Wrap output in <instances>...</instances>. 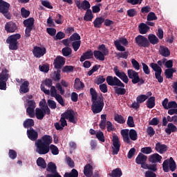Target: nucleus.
Segmentation results:
<instances>
[{
	"label": "nucleus",
	"mask_w": 177,
	"mask_h": 177,
	"mask_svg": "<svg viewBox=\"0 0 177 177\" xmlns=\"http://www.w3.org/2000/svg\"><path fill=\"white\" fill-rule=\"evenodd\" d=\"M106 81V78H104V76L103 75H99L97 79L94 80L95 84L97 85H102L103 82Z\"/></svg>",
	"instance_id": "nucleus-50"
},
{
	"label": "nucleus",
	"mask_w": 177,
	"mask_h": 177,
	"mask_svg": "<svg viewBox=\"0 0 177 177\" xmlns=\"http://www.w3.org/2000/svg\"><path fill=\"white\" fill-rule=\"evenodd\" d=\"M62 86L67 88V86H68V83L67 82H66V80H62L61 84L57 83L55 85L56 88L57 89V91H59L60 95H64L65 91H64V88L63 87H62Z\"/></svg>",
	"instance_id": "nucleus-21"
},
{
	"label": "nucleus",
	"mask_w": 177,
	"mask_h": 177,
	"mask_svg": "<svg viewBox=\"0 0 177 177\" xmlns=\"http://www.w3.org/2000/svg\"><path fill=\"white\" fill-rule=\"evenodd\" d=\"M135 43L139 48H149L150 46L147 37L142 35H139L135 38Z\"/></svg>",
	"instance_id": "nucleus-10"
},
{
	"label": "nucleus",
	"mask_w": 177,
	"mask_h": 177,
	"mask_svg": "<svg viewBox=\"0 0 177 177\" xmlns=\"http://www.w3.org/2000/svg\"><path fill=\"white\" fill-rule=\"evenodd\" d=\"M159 53L161 56H163V57H168L171 56V51H169V49L167 47L164 46H160Z\"/></svg>",
	"instance_id": "nucleus-28"
},
{
	"label": "nucleus",
	"mask_w": 177,
	"mask_h": 177,
	"mask_svg": "<svg viewBox=\"0 0 177 177\" xmlns=\"http://www.w3.org/2000/svg\"><path fill=\"white\" fill-rule=\"evenodd\" d=\"M8 156H9V158L11 160H15L16 159V157H17V153H16V151L13 149H9Z\"/></svg>",
	"instance_id": "nucleus-59"
},
{
	"label": "nucleus",
	"mask_w": 177,
	"mask_h": 177,
	"mask_svg": "<svg viewBox=\"0 0 177 177\" xmlns=\"http://www.w3.org/2000/svg\"><path fill=\"white\" fill-rule=\"evenodd\" d=\"M177 128L176 126H175L172 123H169L167 124V129H165V131L167 133H171V132H176Z\"/></svg>",
	"instance_id": "nucleus-41"
},
{
	"label": "nucleus",
	"mask_w": 177,
	"mask_h": 177,
	"mask_svg": "<svg viewBox=\"0 0 177 177\" xmlns=\"http://www.w3.org/2000/svg\"><path fill=\"white\" fill-rule=\"evenodd\" d=\"M70 41L71 42H74L75 41H81V36H80V34L77 32H74L70 37H69Z\"/></svg>",
	"instance_id": "nucleus-49"
},
{
	"label": "nucleus",
	"mask_w": 177,
	"mask_h": 177,
	"mask_svg": "<svg viewBox=\"0 0 177 177\" xmlns=\"http://www.w3.org/2000/svg\"><path fill=\"white\" fill-rule=\"evenodd\" d=\"M74 88H75V89L80 91V90L82 89L83 88H85V84H84V82H81L80 78H76L75 80Z\"/></svg>",
	"instance_id": "nucleus-35"
},
{
	"label": "nucleus",
	"mask_w": 177,
	"mask_h": 177,
	"mask_svg": "<svg viewBox=\"0 0 177 177\" xmlns=\"http://www.w3.org/2000/svg\"><path fill=\"white\" fill-rule=\"evenodd\" d=\"M39 105L41 106V110L47 112V115H49L50 114V109L48 106V104H46V101L40 102Z\"/></svg>",
	"instance_id": "nucleus-38"
},
{
	"label": "nucleus",
	"mask_w": 177,
	"mask_h": 177,
	"mask_svg": "<svg viewBox=\"0 0 177 177\" xmlns=\"http://www.w3.org/2000/svg\"><path fill=\"white\" fill-rule=\"evenodd\" d=\"M75 3L77 8V9H83V10H88L91 9V3L87 0H84L81 3V1L76 0Z\"/></svg>",
	"instance_id": "nucleus-16"
},
{
	"label": "nucleus",
	"mask_w": 177,
	"mask_h": 177,
	"mask_svg": "<svg viewBox=\"0 0 177 177\" xmlns=\"http://www.w3.org/2000/svg\"><path fill=\"white\" fill-rule=\"evenodd\" d=\"M149 66L155 71V78H156L158 82L162 84V82H164V77L161 76V74H162V68H161L158 64L153 62L151 63Z\"/></svg>",
	"instance_id": "nucleus-7"
},
{
	"label": "nucleus",
	"mask_w": 177,
	"mask_h": 177,
	"mask_svg": "<svg viewBox=\"0 0 177 177\" xmlns=\"http://www.w3.org/2000/svg\"><path fill=\"white\" fill-rule=\"evenodd\" d=\"M9 8H10L9 3L3 0H0V13H2L4 17L8 19V20L12 19V14L9 12Z\"/></svg>",
	"instance_id": "nucleus-6"
},
{
	"label": "nucleus",
	"mask_w": 177,
	"mask_h": 177,
	"mask_svg": "<svg viewBox=\"0 0 177 177\" xmlns=\"http://www.w3.org/2000/svg\"><path fill=\"white\" fill-rule=\"evenodd\" d=\"M161 159H162V157L158 155V153H153L149 157V162L150 163L156 164L160 162Z\"/></svg>",
	"instance_id": "nucleus-24"
},
{
	"label": "nucleus",
	"mask_w": 177,
	"mask_h": 177,
	"mask_svg": "<svg viewBox=\"0 0 177 177\" xmlns=\"http://www.w3.org/2000/svg\"><path fill=\"white\" fill-rule=\"evenodd\" d=\"M81 47V41H75L72 42V48L75 52H77Z\"/></svg>",
	"instance_id": "nucleus-53"
},
{
	"label": "nucleus",
	"mask_w": 177,
	"mask_h": 177,
	"mask_svg": "<svg viewBox=\"0 0 177 177\" xmlns=\"http://www.w3.org/2000/svg\"><path fill=\"white\" fill-rule=\"evenodd\" d=\"M48 114V112L42 110L39 108H36L35 109V117L37 120H44L45 115Z\"/></svg>",
	"instance_id": "nucleus-27"
},
{
	"label": "nucleus",
	"mask_w": 177,
	"mask_h": 177,
	"mask_svg": "<svg viewBox=\"0 0 177 177\" xmlns=\"http://www.w3.org/2000/svg\"><path fill=\"white\" fill-rule=\"evenodd\" d=\"M62 52L63 56L67 57V56H70V55L73 53V50H71V48L70 47H64V48H62Z\"/></svg>",
	"instance_id": "nucleus-45"
},
{
	"label": "nucleus",
	"mask_w": 177,
	"mask_h": 177,
	"mask_svg": "<svg viewBox=\"0 0 177 177\" xmlns=\"http://www.w3.org/2000/svg\"><path fill=\"white\" fill-rule=\"evenodd\" d=\"M34 21H35V20L32 17L24 21V25L26 27L25 30V37L27 38L31 37V31H32V28H34Z\"/></svg>",
	"instance_id": "nucleus-9"
},
{
	"label": "nucleus",
	"mask_w": 177,
	"mask_h": 177,
	"mask_svg": "<svg viewBox=\"0 0 177 177\" xmlns=\"http://www.w3.org/2000/svg\"><path fill=\"white\" fill-rule=\"evenodd\" d=\"M138 29L140 34L144 35L147 34V32L149 31V30H150V27L149 26H147V24H145V23H141L138 26Z\"/></svg>",
	"instance_id": "nucleus-32"
},
{
	"label": "nucleus",
	"mask_w": 177,
	"mask_h": 177,
	"mask_svg": "<svg viewBox=\"0 0 177 177\" xmlns=\"http://www.w3.org/2000/svg\"><path fill=\"white\" fill-rule=\"evenodd\" d=\"M46 168V171L50 172V174H58L57 171V165L55 163L50 162L48 163Z\"/></svg>",
	"instance_id": "nucleus-29"
},
{
	"label": "nucleus",
	"mask_w": 177,
	"mask_h": 177,
	"mask_svg": "<svg viewBox=\"0 0 177 177\" xmlns=\"http://www.w3.org/2000/svg\"><path fill=\"white\" fill-rule=\"evenodd\" d=\"M106 81L109 86H115V93L120 95H124L127 93V89H125V84L118 79V77L114 76H107Z\"/></svg>",
	"instance_id": "nucleus-3"
},
{
	"label": "nucleus",
	"mask_w": 177,
	"mask_h": 177,
	"mask_svg": "<svg viewBox=\"0 0 177 177\" xmlns=\"http://www.w3.org/2000/svg\"><path fill=\"white\" fill-rule=\"evenodd\" d=\"M113 72L115 73V76L122 80L124 84H128V82H129V79L128 78L127 73L124 72H120V69H118V66H115L113 68Z\"/></svg>",
	"instance_id": "nucleus-12"
},
{
	"label": "nucleus",
	"mask_w": 177,
	"mask_h": 177,
	"mask_svg": "<svg viewBox=\"0 0 177 177\" xmlns=\"http://www.w3.org/2000/svg\"><path fill=\"white\" fill-rule=\"evenodd\" d=\"M114 45L116 49H118L120 52H125V47L121 45V43H120V41L115 40L114 41Z\"/></svg>",
	"instance_id": "nucleus-47"
},
{
	"label": "nucleus",
	"mask_w": 177,
	"mask_h": 177,
	"mask_svg": "<svg viewBox=\"0 0 177 177\" xmlns=\"http://www.w3.org/2000/svg\"><path fill=\"white\" fill-rule=\"evenodd\" d=\"M32 53L35 57L39 59L44 55H46V48L45 47L35 46L32 50Z\"/></svg>",
	"instance_id": "nucleus-14"
},
{
	"label": "nucleus",
	"mask_w": 177,
	"mask_h": 177,
	"mask_svg": "<svg viewBox=\"0 0 177 177\" xmlns=\"http://www.w3.org/2000/svg\"><path fill=\"white\" fill-rule=\"evenodd\" d=\"M61 117L65 118L66 120H68L69 122H73V124H75L76 122L74 116V111L73 109L66 111L61 115Z\"/></svg>",
	"instance_id": "nucleus-18"
},
{
	"label": "nucleus",
	"mask_w": 177,
	"mask_h": 177,
	"mask_svg": "<svg viewBox=\"0 0 177 177\" xmlns=\"http://www.w3.org/2000/svg\"><path fill=\"white\" fill-rule=\"evenodd\" d=\"M39 70H40L42 73H48L49 72V65L44 64L42 66H39Z\"/></svg>",
	"instance_id": "nucleus-63"
},
{
	"label": "nucleus",
	"mask_w": 177,
	"mask_h": 177,
	"mask_svg": "<svg viewBox=\"0 0 177 177\" xmlns=\"http://www.w3.org/2000/svg\"><path fill=\"white\" fill-rule=\"evenodd\" d=\"M162 106L165 110H169V109H177V103L175 101H170L168 98H165L162 102Z\"/></svg>",
	"instance_id": "nucleus-17"
},
{
	"label": "nucleus",
	"mask_w": 177,
	"mask_h": 177,
	"mask_svg": "<svg viewBox=\"0 0 177 177\" xmlns=\"http://www.w3.org/2000/svg\"><path fill=\"white\" fill-rule=\"evenodd\" d=\"M142 70L145 74H146L147 75H149L150 74V68H149V66H147V64L143 62L142 63Z\"/></svg>",
	"instance_id": "nucleus-64"
},
{
	"label": "nucleus",
	"mask_w": 177,
	"mask_h": 177,
	"mask_svg": "<svg viewBox=\"0 0 177 177\" xmlns=\"http://www.w3.org/2000/svg\"><path fill=\"white\" fill-rule=\"evenodd\" d=\"M147 39L149 42V46H150V44L151 45H157V44L160 42V39H158V37H157V36H156V35L154 34H149L148 35Z\"/></svg>",
	"instance_id": "nucleus-30"
},
{
	"label": "nucleus",
	"mask_w": 177,
	"mask_h": 177,
	"mask_svg": "<svg viewBox=\"0 0 177 177\" xmlns=\"http://www.w3.org/2000/svg\"><path fill=\"white\" fill-rule=\"evenodd\" d=\"M90 95H91V110L93 114L102 113L104 107V98L103 95L97 96L96 90L93 88H90Z\"/></svg>",
	"instance_id": "nucleus-2"
},
{
	"label": "nucleus",
	"mask_w": 177,
	"mask_h": 177,
	"mask_svg": "<svg viewBox=\"0 0 177 177\" xmlns=\"http://www.w3.org/2000/svg\"><path fill=\"white\" fill-rule=\"evenodd\" d=\"M176 167V162H174L172 157L163 162V171L165 173H169V171L174 172Z\"/></svg>",
	"instance_id": "nucleus-8"
},
{
	"label": "nucleus",
	"mask_w": 177,
	"mask_h": 177,
	"mask_svg": "<svg viewBox=\"0 0 177 177\" xmlns=\"http://www.w3.org/2000/svg\"><path fill=\"white\" fill-rule=\"evenodd\" d=\"M5 30L7 32H15L17 30V25L13 21L7 22L5 25Z\"/></svg>",
	"instance_id": "nucleus-19"
},
{
	"label": "nucleus",
	"mask_w": 177,
	"mask_h": 177,
	"mask_svg": "<svg viewBox=\"0 0 177 177\" xmlns=\"http://www.w3.org/2000/svg\"><path fill=\"white\" fill-rule=\"evenodd\" d=\"M35 108H30L28 107L26 109V113L28 114L29 117H30V118H34V117H35Z\"/></svg>",
	"instance_id": "nucleus-54"
},
{
	"label": "nucleus",
	"mask_w": 177,
	"mask_h": 177,
	"mask_svg": "<svg viewBox=\"0 0 177 177\" xmlns=\"http://www.w3.org/2000/svg\"><path fill=\"white\" fill-rule=\"evenodd\" d=\"M106 127L107 132H113V131H115V128L113 125V123H111V122H110V121L106 122Z\"/></svg>",
	"instance_id": "nucleus-57"
},
{
	"label": "nucleus",
	"mask_w": 177,
	"mask_h": 177,
	"mask_svg": "<svg viewBox=\"0 0 177 177\" xmlns=\"http://www.w3.org/2000/svg\"><path fill=\"white\" fill-rule=\"evenodd\" d=\"M47 103H48V106L52 110H55V109H56L57 107V106L56 105V102H55L54 100H48Z\"/></svg>",
	"instance_id": "nucleus-61"
},
{
	"label": "nucleus",
	"mask_w": 177,
	"mask_h": 177,
	"mask_svg": "<svg viewBox=\"0 0 177 177\" xmlns=\"http://www.w3.org/2000/svg\"><path fill=\"white\" fill-rule=\"evenodd\" d=\"M156 151L160 154L165 153L167 151V146L166 145H162L160 142L156 143Z\"/></svg>",
	"instance_id": "nucleus-25"
},
{
	"label": "nucleus",
	"mask_w": 177,
	"mask_h": 177,
	"mask_svg": "<svg viewBox=\"0 0 177 177\" xmlns=\"http://www.w3.org/2000/svg\"><path fill=\"white\" fill-rule=\"evenodd\" d=\"M140 165H141V168H142V169H149L151 171V172L157 171V165L156 164H153V165L142 164Z\"/></svg>",
	"instance_id": "nucleus-31"
},
{
	"label": "nucleus",
	"mask_w": 177,
	"mask_h": 177,
	"mask_svg": "<svg viewBox=\"0 0 177 177\" xmlns=\"http://www.w3.org/2000/svg\"><path fill=\"white\" fill-rule=\"evenodd\" d=\"M146 105L148 109H153L156 106V97H150L148 98Z\"/></svg>",
	"instance_id": "nucleus-36"
},
{
	"label": "nucleus",
	"mask_w": 177,
	"mask_h": 177,
	"mask_svg": "<svg viewBox=\"0 0 177 177\" xmlns=\"http://www.w3.org/2000/svg\"><path fill=\"white\" fill-rule=\"evenodd\" d=\"M127 75L130 80H132V84L139 83V73L135 71L133 69H129L127 71Z\"/></svg>",
	"instance_id": "nucleus-15"
},
{
	"label": "nucleus",
	"mask_w": 177,
	"mask_h": 177,
	"mask_svg": "<svg viewBox=\"0 0 177 177\" xmlns=\"http://www.w3.org/2000/svg\"><path fill=\"white\" fill-rule=\"evenodd\" d=\"M93 26L95 28H100L102 27V24L104 23V18L100 17H97L94 21H93Z\"/></svg>",
	"instance_id": "nucleus-34"
},
{
	"label": "nucleus",
	"mask_w": 177,
	"mask_h": 177,
	"mask_svg": "<svg viewBox=\"0 0 177 177\" xmlns=\"http://www.w3.org/2000/svg\"><path fill=\"white\" fill-rule=\"evenodd\" d=\"M127 124L128 125V127H129V128L135 127V122L133 121V117L132 116L128 117Z\"/></svg>",
	"instance_id": "nucleus-56"
},
{
	"label": "nucleus",
	"mask_w": 177,
	"mask_h": 177,
	"mask_svg": "<svg viewBox=\"0 0 177 177\" xmlns=\"http://www.w3.org/2000/svg\"><path fill=\"white\" fill-rule=\"evenodd\" d=\"M35 122L34 120L32 119H26L24 122V128H31L32 127H34Z\"/></svg>",
	"instance_id": "nucleus-43"
},
{
	"label": "nucleus",
	"mask_w": 177,
	"mask_h": 177,
	"mask_svg": "<svg viewBox=\"0 0 177 177\" xmlns=\"http://www.w3.org/2000/svg\"><path fill=\"white\" fill-rule=\"evenodd\" d=\"M93 19V14H92L91 10H87L86 14L84 17V20L86 21H92V19Z\"/></svg>",
	"instance_id": "nucleus-39"
},
{
	"label": "nucleus",
	"mask_w": 177,
	"mask_h": 177,
	"mask_svg": "<svg viewBox=\"0 0 177 177\" xmlns=\"http://www.w3.org/2000/svg\"><path fill=\"white\" fill-rule=\"evenodd\" d=\"M63 38H66V34L64 32L59 31L58 32L56 35L54 37L55 41L63 39Z\"/></svg>",
	"instance_id": "nucleus-55"
},
{
	"label": "nucleus",
	"mask_w": 177,
	"mask_h": 177,
	"mask_svg": "<svg viewBox=\"0 0 177 177\" xmlns=\"http://www.w3.org/2000/svg\"><path fill=\"white\" fill-rule=\"evenodd\" d=\"M62 73H66L67 74L73 73L74 71V66L66 65L62 68Z\"/></svg>",
	"instance_id": "nucleus-48"
},
{
	"label": "nucleus",
	"mask_w": 177,
	"mask_h": 177,
	"mask_svg": "<svg viewBox=\"0 0 177 177\" xmlns=\"http://www.w3.org/2000/svg\"><path fill=\"white\" fill-rule=\"evenodd\" d=\"M158 18L156 15V13L153 12H151L147 15V20L148 21H153L154 20H157Z\"/></svg>",
	"instance_id": "nucleus-51"
},
{
	"label": "nucleus",
	"mask_w": 177,
	"mask_h": 177,
	"mask_svg": "<svg viewBox=\"0 0 177 177\" xmlns=\"http://www.w3.org/2000/svg\"><path fill=\"white\" fill-rule=\"evenodd\" d=\"M138 15V12L136 11L135 8H131L127 10V15L129 17H135Z\"/></svg>",
	"instance_id": "nucleus-62"
},
{
	"label": "nucleus",
	"mask_w": 177,
	"mask_h": 177,
	"mask_svg": "<svg viewBox=\"0 0 177 177\" xmlns=\"http://www.w3.org/2000/svg\"><path fill=\"white\" fill-rule=\"evenodd\" d=\"M146 162H147V156L145 154L139 153L138 155H137V157L136 158V164L138 165H147Z\"/></svg>",
	"instance_id": "nucleus-20"
},
{
	"label": "nucleus",
	"mask_w": 177,
	"mask_h": 177,
	"mask_svg": "<svg viewBox=\"0 0 177 177\" xmlns=\"http://www.w3.org/2000/svg\"><path fill=\"white\" fill-rule=\"evenodd\" d=\"M111 142H113V147H111V149L113 150V156H116L118 154V152H120V148L121 147V143L120 142V139L118 138V136L116 135L113 136V139L111 140Z\"/></svg>",
	"instance_id": "nucleus-11"
},
{
	"label": "nucleus",
	"mask_w": 177,
	"mask_h": 177,
	"mask_svg": "<svg viewBox=\"0 0 177 177\" xmlns=\"http://www.w3.org/2000/svg\"><path fill=\"white\" fill-rule=\"evenodd\" d=\"M99 50H94L93 55L97 60H100L101 62L104 61V56L109 55V48H106V45L101 44L98 46Z\"/></svg>",
	"instance_id": "nucleus-5"
},
{
	"label": "nucleus",
	"mask_w": 177,
	"mask_h": 177,
	"mask_svg": "<svg viewBox=\"0 0 177 177\" xmlns=\"http://www.w3.org/2000/svg\"><path fill=\"white\" fill-rule=\"evenodd\" d=\"M21 15L24 19H27L30 16V10H26L24 7L21 8Z\"/></svg>",
	"instance_id": "nucleus-52"
},
{
	"label": "nucleus",
	"mask_w": 177,
	"mask_h": 177,
	"mask_svg": "<svg viewBox=\"0 0 177 177\" xmlns=\"http://www.w3.org/2000/svg\"><path fill=\"white\" fill-rule=\"evenodd\" d=\"M64 177H78V171L75 169L71 170V172H65Z\"/></svg>",
	"instance_id": "nucleus-40"
},
{
	"label": "nucleus",
	"mask_w": 177,
	"mask_h": 177,
	"mask_svg": "<svg viewBox=\"0 0 177 177\" xmlns=\"http://www.w3.org/2000/svg\"><path fill=\"white\" fill-rule=\"evenodd\" d=\"M37 165L41 169L46 168V162H45V159L41 157L38 158V159H37Z\"/></svg>",
	"instance_id": "nucleus-42"
},
{
	"label": "nucleus",
	"mask_w": 177,
	"mask_h": 177,
	"mask_svg": "<svg viewBox=\"0 0 177 177\" xmlns=\"http://www.w3.org/2000/svg\"><path fill=\"white\" fill-rule=\"evenodd\" d=\"M109 176L111 177H121V176H122V172L121 171V169L117 168L115 169H113Z\"/></svg>",
	"instance_id": "nucleus-37"
},
{
	"label": "nucleus",
	"mask_w": 177,
	"mask_h": 177,
	"mask_svg": "<svg viewBox=\"0 0 177 177\" xmlns=\"http://www.w3.org/2000/svg\"><path fill=\"white\" fill-rule=\"evenodd\" d=\"M54 97L57 100V102H58V103L59 104H61V106L64 107V106H65L64 100H63V97H62L60 95V94H58L57 95H55Z\"/></svg>",
	"instance_id": "nucleus-58"
},
{
	"label": "nucleus",
	"mask_w": 177,
	"mask_h": 177,
	"mask_svg": "<svg viewBox=\"0 0 177 177\" xmlns=\"http://www.w3.org/2000/svg\"><path fill=\"white\" fill-rule=\"evenodd\" d=\"M93 168L91 165L86 164L84 166V175L85 177H91L93 176Z\"/></svg>",
	"instance_id": "nucleus-22"
},
{
	"label": "nucleus",
	"mask_w": 177,
	"mask_h": 177,
	"mask_svg": "<svg viewBox=\"0 0 177 177\" xmlns=\"http://www.w3.org/2000/svg\"><path fill=\"white\" fill-rule=\"evenodd\" d=\"M30 82L24 81L20 86L19 92L20 93H28L30 92Z\"/></svg>",
	"instance_id": "nucleus-26"
},
{
	"label": "nucleus",
	"mask_w": 177,
	"mask_h": 177,
	"mask_svg": "<svg viewBox=\"0 0 177 177\" xmlns=\"http://www.w3.org/2000/svg\"><path fill=\"white\" fill-rule=\"evenodd\" d=\"M140 151L142 153L149 155V154L151 153L152 150H151V147H147L141 148Z\"/></svg>",
	"instance_id": "nucleus-60"
},
{
	"label": "nucleus",
	"mask_w": 177,
	"mask_h": 177,
	"mask_svg": "<svg viewBox=\"0 0 177 177\" xmlns=\"http://www.w3.org/2000/svg\"><path fill=\"white\" fill-rule=\"evenodd\" d=\"M9 71L6 68L3 69L1 73H0V81L8 82V80H9Z\"/></svg>",
	"instance_id": "nucleus-33"
},
{
	"label": "nucleus",
	"mask_w": 177,
	"mask_h": 177,
	"mask_svg": "<svg viewBox=\"0 0 177 177\" xmlns=\"http://www.w3.org/2000/svg\"><path fill=\"white\" fill-rule=\"evenodd\" d=\"M21 38V35L19 33L12 35L8 37L6 39V43L9 44V49L10 50H17L19 49V41L18 39Z\"/></svg>",
	"instance_id": "nucleus-4"
},
{
	"label": "nucleus",
	"mask_w": 177,
	"mask_h": 177,
	"mask_svg": "<svg viewBox=\"0 0 177 177\" xmlns=\"http://www.w3.org/2000/svg\"><path fill=\"white\" fill-rule=\"evenodd\" d=\"M93 58V51L92 50H88L84 53L80 57V62H85V60H89V59Z\"/></svg>",
	"instance_id": "nucleus-23"
},
{
	"label": "nucleus",
	"mask_w": 177,
	"mask_h": 177,
	"mask_svg": "<svg viewBox=\"0 0 177 177\" xmlns=\"http://www.w3.org/2000/svg\"><path fill=\"white\" fill-rule=\"evenodd\" d=\"M114 120L116 122H118V124H125V119H124V117L121 115H115Z\"/></svg>",
	"instance_id": "nucleus-46"
},
{
	"label": "nucleus",
	"mask_w": 177,
	"mask_h": 177,
	"mask_svg": "<svg viewBox=\"0 0 177 177\" xmlns=\"http://www.w3.org/2000/svg\"><path fill=\"white\" fill-rule=\"evenodd\" d=\"M147 99H149V96L142 94L136 97V102H138L140 104H142V103H145Z\"/></svg>",
	"instance_id": "nucleus-44"
},
{
	"label": "nucleus",
	"mask_w": 177,
	"mask_h": 177,
	"mask_svg": "<svg viewBox=\"0 0 177 177\" xmlns=\"http://www.w3.org/2000/svg\"><path fill=\"white\" fill-rule=\"evenodd\" d=\"M51 143L52 137L48 135L42 136L35 143V145L37 146V153L39 155H46L50 151V153L57 156L59 153V150L57 146L50 145Z\"/></svg>",
	"instance_id": "nucleus-1"
},
{
	"label": "nucleus",
	"mask_w": 177,
	"mask_h": 177,
	"mask_svg": "<svg viewBox=\"0 0 177 177\" xmlns=\"http://www.w3.org/2000/svg\"><path fill=\"white\" fill-rule=\"evenodd\" d=\"M66 64V58L60 55L57 56L54 59L53 66L57 70H60Z\"/></svg>",
	"instance_id": "nucleus-13"
}]
</instances>
